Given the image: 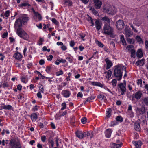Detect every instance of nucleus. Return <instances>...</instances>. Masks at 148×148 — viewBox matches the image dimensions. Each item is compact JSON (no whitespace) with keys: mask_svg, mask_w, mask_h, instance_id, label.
<instances>
[{"mask_svg":"<svg viewBox=\"0 0 148 148\" xmlns=\"http://www.w3.org/2000/svg\"><path fill=\"white\" fill-rule=\"evenodd\" d=\"M51 21L53 23L56 25H58L59 24V22L55 18H52Z\"/></svg>","mask_w":148,"mask_h":148,"instance_id":"de8ad7c7","label":"nucleus"},{"mask_svg":"<svg viewBox=\"0 0 148 148\" xmlns=\"http://www.w3.org/2000/svg\"><path fill=\"white\" fill-rule=\"evenodd\" d=\"M125 35L127 38L129 37L132 36L133 32L131 31L130 27L127 25H126L125 29Z\"/></svg>","mask_w":148,"mask_h":148,"instance_id":"39448f33","label":"nucleus"},{"mask_svg":"<svg viewBox=\"0 0 148 148\" xmlns=\"http://www.w3.org/2000/svg\"><path fill=\"white\" fill-rule=\"evenodd\" d=\"M107 13L109 14L113 15L114 14V10L111 7H109L108 8H107L106 10Z\"/></svg>","mask_w":148,"mask_h":148,"instance_id":"4468645a","label":"nucleus"},{"mask_svg":"<svg viewBox=\"0 0 148 148\" xmlns=\"http://www.w3.org/2000/svg\"><path fill=\"white\" fill-rule=\"evenodd\" d=\"M143 102L145 105L148 106V97H145L143 99Z\"/></svg>","mask_w":148,"mask_h":148,"instance_id":"ea45409f","label":"nucleus"},{"mask_svg":"<svg viewBox=\"0 0 148 148\" xmlns=\"http://www.w3.org/2000/svg\"><path fill=\"white\" fill-rule=\"evenodd\" d=\"M20 6L23 7V6H28L30 7L31 6V5L30 4L27 3H23L20 5Z\"/></svg>","mask_w":148,"mask_h":148,"instance_id":"58836bf2","label":"nucleus"},{"mask_svg":"<svg viewBox=\"0 0 148 148\" xmlns=\"http://www.w3.org/2000/svg\"><path fill=\"white\" fill-rule=\"evenodd\" d=\"M12 106L10 105H5L1 107V109H5L6 110H10L12 108Z\"/></svg>","mask_w":148,"mask_h":148,"instance_id":"cd10ccee","label":"nucleus"},{"mask_svg":"<svg viewBox=\"0 0 148 148\" xmlns=\"http://www.w3.org/2000/svg\"><path fill=\"white\" fill-rule=\"evenodd\" d=\"M101 20L104 22H107V23L108 24H110V21L109 18L108 16H105L103 17L101 19Z\"/></svg>","mask_w":148,"mask_h":148,"instance_id":"a878e982","label":"nucleus"},{"mask_svg":"<svg viewBox=\"0 0 148 148\" xmlns=\"http://www.w3.org/2000/svg\"><path fill=\"white\" fill-rule=\"evenodd\" d=\"M145 60L142 59L137 61L136 63V64L138 66H141L144 64Z\"/></svg>","mask_w":148,"mask_h":148,"instance_id":"a211bd4d","label":"nucleus"},{"mask_svg":"<svg viewBox=\"0 0 148 148\" xmlns=\"http://www.w3.org/2000/svg\"><path fill=\"white\" fill-rule=\"evenodd\" d=\"M107 73L106 76L108 77V78L110 77L112 74V71H111L110 70H108L107 72H105V73Z\"/></svg>","mask_w":148,"mask_h":148,"instance_id":"4c0bfd02","label":"nucleus"},{"mask_svg":"<svg viewBox=\"0 0 148 148\" xmlns=\"http://www.w3.org/2000/svg\"><path fill=\"white\" fill-rule=\"evenodd\" d=\"M13 57L19 60L22 58V56L21 53L18 52L14 54Z\"/></svg>","mask_w":148,"mask_h":148,"instance_id":"aec40b11","label":"nucleus"},{"mask_svg":"<svg viewBox=\"0 0 148 148\" xmlns=\"http://www.w3.org/2000/svg\"><path fill=\"white\" fill-rule=\"evenodd\" d=\"M112 84V85L114 87L116 86V84L117 81L115 79H113L111 82Z\"/></svg>","mask_w":148,"mask_h":148,"instance_id":"37998d69","label":"nucleus"},{"mask_svg":"<svg viewBox=\"0 0 148 148\" xmlns=\"http://www.w3.org/2000/svg\"><path fill=\"white\" fill-rule=\"evenodd\" d=\"M42 141L43 142H45L46 140V137L45 136H42L41 137Z\"/></svg>","mask_w":148,"mask_h":148,"instance_id":"13d9d810","label":"nucleus"},{"mask_svg":"<svg viewBox=\"0 0 148 148\" xmlns=\"http://www.w3.org/2000/svg\"><path fill=\"white\" fill-rule=\"evenodd\" d=\"M131 57L134 58L135 57V51L133 49H131Z\"/></svg>","mask_w":148,"mask_h":148,"instance_id":"e433bc0d","label":"nucleus"},{"mask_svg":"<svg viewBox=\"0 0 148 148\" xmlns=\"http://www.w3.org/2000/svg\"><path fill=\"white\" fill-rule=\"evenodd\" d=\"M105 61L106 63V69H109L112 66V63L109 60L108 58L106 59Z\"/></svg>","mask_w":148,"mask_h":148,"instance_id":"ddd939ff","label":"nucleus"},{"mask_svg":"<svg viewBox=\"0 0 148 148\" xmlns=\"http://www.w3.org/2000/svg\"><path fill=\"white\" fill-rule=\"evenodd\" d=\"M135 39L137 41L139 42V43H141L142 42V40L141 37L139 36H137L136 38Z\"/></svg>","mask_w":148,"mask_h":148,"instance_id":"72a5a7b5","label":"nucleus"},{"mask_svg":"<svg viewBox=\"0 0 148 148\" xmlns=\"http://www.w3.org/2000/svg\"><path fill=\"white\" fill-rule=\"evenodd\" d=\"M137 83L138 85H140L141 86L142 85V80L141 79H139L138 80Z\"/></svg>","mask_w":148,"mask_h":148,"instance_id":"bf43d9fd","label":"nucleus"},{"mask_svg":"<svg viewBox=\"0 0 148 148\" xmlns=\"http://www.w3.org/2000/svg\"><path fill=\"white\" fill-rule=\"evenodd\" d=\"M121 41L123 45H126V43L125 40L124 39V36L122 35L120 37Z\"/></svg>","mask_w":148,"mask_h":148,"instance_id":"473e14b6","label":"nucleus"},{"mask_svg":"<svg viewBox=\"0 0 148 148\" xmlns=\"http://www.w3.org/2000/svg\"><path fill=\"white\" fill-rule=\"evenodd\" d=\"M122 145V143L119 144L112 143L110 144V147L112 148H119Z\"/></svg>","mask_w":148,"mask_h":148,"instance_id":"f8f14e48","label":"nucleus"},{"mask_svg":"<svg viewBox=\"0 0 148 148\" xmlns=\"http://www.w3.org/2000/svg\"><path fill=\"white\" fill-rule=\"evenodd\" d=\"M34 16L37 18H38L39 20L40 21L42 19V17L40 14L38 12H36L34 10L33 11Z\"/></svg>","mask_w":148,"mask_h":148,"instance_id":"5701e85b","label":"nucleus"},{"mask_svg":"<svg viewBox=\"0 0 148 148\" xmlns=\"http://www.w3.org/2000/svg\"><path fill=\"white\" fill-rule=\"evenodd\" d=\"M145 48L147 49L148 48V41L146 40L145 42Z\"/></svg>","mask_w":148,"mask_h":148,"instance_id":"774afa93","label":"nucleus"},{"mask_svg":"<svg viewBox=\"0 0 148 148\" xmlns=\"http://www.w3.org/2000/svg\"><path fill=\"white\" fill-rule=\"evenodd\" d=\"M140 114H143L145 113V107L143 106H142L141 108L139 109Z\"/></svg>","mask_w":148,"mask_h":148,"instance_id":"2f4dec72","label":"nucleus"},{"mask_svg":"<svg viewBox=\"0 0 148 148\" xmlns=\"http://www.w3.org/2000/svg\"><path fill=\"white\" fill-rule=\"evenodd\" d=\"M39 64L41 65H43L45 63L44 60H43L41 59L39 62Z\"/></svg>","mask_w":148,"mask_h":148,"instance_id":"0e129e2a","label":"nucleus"},{"mask_svg":"<svg viewBox=\"0 0 148 148\" xmlns=\"http://www.w3.org/2000/svg\"><path fill=\"white\" fill-rule=\"evenodd\" d=\"M112 131L111 129H107L105 132L106 136L108 138H109L111 136Z\"/></svg>","mask_w":148,"mask_h":148,"instance_id":"f3484780","label":"nucleus"},{"mask_svg":"<svg viewBox=\"0 0 148 148\" xmlns=\"http://www.w3.org/2000/svg\"><path fill=\"white\" fill-rule=\"evenodd\" d=\"M76 134V136L77 137L80 139H82L84 137L83 133L82 131H77Z\"/></svg>","mask_w":148,"mask_h":148,"instance_id":"4be33fe9","label":"nucleus"},{"mask_svg":"<svg viewBox=\"0 0 148 148\" xmlns=\"http://www.w3.org/2000/svg\"><path fill=\"white\" fill-rule=\"evenodd\" d=\"M10 144L11 148H21L20 142L14 139L10 140Z\"/></svg>","mask_w":148,"mask_h":148,"instance_id":"20e7f679","label":"nucleus"},{"mask_svg":"<svg viewBox=\"0 0 148 148\" xmlns=\"http://www.w3.org/2000/svg\"><path fill=\"white\" fill-rule=\"evenodd\" d=\"M10 12V11H9V10L6 11L5 12V14L4 15V16L5 17H8L9 16Z\"/></svg>","mask_w":148,"mask_h":148,"instance_id":"603ef678","label":"nucleus"},{"mask_svg":"<svg viewBox=\"0 0 148 148\" xmlns=\"http://www.w3.org/2000/svg\"><path fill=\"white\" fill-rule=\"evenodd\" d=\"M91 84L93 86H97L101 88L103 87V85L101 83L97 82H90Z\"/></svg>","mask_w":148,"mask_h":148,"instance_id":"6ab92c4d","label":"nucleus"},{"mask_svg":"<svg viewBox=\"0 0 148 148\" xmlns=\"http://www.w3.org/2000/svg\"><path fill=\"white\" fill-rule=\"evenodd\" d=\"M62 108L61 110H64L66 108V104L65 102H64L62 103Z\"/></svg>","mask_w":148,"mask_h":148,"instance_id":"3c124183","label":"nucleus"},{"mask_svg":"<svg viewBox=\"0 0 148 148\" xmlns=\"http://www.w3.org/2000/svg\"><path fill=\"white\" fill-rule=\"evenodd\" d=\"M96 42L99 47H102L104 46L103 43H101L99 41H96Z\"/></svg>","mask_w":148,"mask_h":148,"instance_id":"a19ab883","label":"nucleus"},{"mask_svg":"<svg viewBox=\"0 0 148 148\" xmlns=\"http://www.w3.org/2000/svg\"><path fill=\"white\" fill-rule=\"evenodd\" d=\"M116 120L117 121L121 122L123 121V118L121 116H118L116 117Z\"/></svg>","mask_w":148,"mask_h":148,"instance_id":"c9c22d12","label":"nucleus"},{"mask_svg":"<svg viewBox=\"0 0 148 148\" xmlns=\"http://www.w3.org/2000/svg\"><path fill=\"white\" fill-rule=\"evenodd\" d=\"M132 143L135 145L136 148H141L142 145V143L140 140L138 141H132Z\"/></svg>","mask_w":148,"mask_h":148,"instance_id":"9b49d317","label":"nucleus"},{"mask_svg":"<svg viewBox=\"0 0 148 148\" xmlns=\"http://www.w3.org/2000/svg\"><path fill=\"white\" fill-rule=\"evenodd\" d=\"M90 10H92L93 13L95 15H96L98 13V12L96 11L94 8H91Z\"/></svg>","mask_w":148,"mask_h":148,"instance_id":"a18cd8bd","label":"nucleus"},{"mask_svg":"<svg viewBox=\"0 0 148 148\" xmlns=\"http://www.w3.org/2000/svg\"><path fill=\"white\" fill-rule=\"evenodd\" d=\"M116 25L117 28L119 30H121L124 27L125 25L123 21L120 20L117 21Z\"/></svg>","mask_w":148,"mask_h":148,"instance_id":"423d86ee","label":"nucleus"},{"mask_svg":"<svg viewBox=\"0 0 148 148\" xmlns=\"http://www.w3.org/2000/svg\"><path fill=\"white\" fill-rule=\"evenodd\" d=\"M83 135L84 136L87 137L90 135V134L88 132H86L83 133Z\"/></svg>","mask_w":148,"mask_h":148,"instance_id":"09e8293b","label":"nucleus"},{"mask_svg":"<svg viewBox=\"0 0 148 148\" xmlns=\"http://www.w3.org/2000/svg\"><path fill=\"white\" fill-rule=\"evenodd\" d=\"M56 74L57 76H59L63 74V72L62 70H61L58 72H56Z\"/></svg>","mask_w":148,"mask_h":148,"instance_id":"49530a36","label":"nucleus"},{"mask_svg":"<svg viewBox=\"0 0 148 148\" xmlns=\"http://www.w3.org/2000/svg\"><path fill=\"white\" fill-rule=\"evenodd\" d=\"M126 40L127 42L130 44H133L135 42L134 40L133 39H131L129 37L127 38Z\"/></svg>","mask_w":148,"mask_h":148,"instance_id":"bb28decb","label":"nucleus"},{"mask_svg":"<svg viewBox=\"0 0 148 148\" xmlns=\"http://www.w3.org/2000/svg\"><path fill=\"white\" fill-rule=\"evenodd\" d=\"M70 46L71 47H73L75 45V42L73 41H71L70 42Z\"/></svg>","mask_w":148,"mask_h":148,"instance_id":"680f3d73","label":"nucleus"},{"mask_svg":"<svg viewBox=\"0 0 148 148\" xmlns=\"http://www.w3.org/2000/svg\"><path fill=\"white\" fill-rule=\"evenodd\" d=\"M48 142L49 143L51 144L52 147H53V146L54 144V143L53 140V139L51 136L49 138Z\"/></svg>","mask_w":148,"mask_h":148,"instance_id":"c85d7f7f","label":"nucleus"},{"mask_svg":"<svg viewBox=\"0 0 148 148\" xmlns=\"http://www.w3.org/2000/svg\"><path fill=\"white\" fill-rule=\"evenodd\" d=\"M22 25L21 19L19 18L16 19L14 24V28L17 29L16 33L20 37L27 40L29 38V36L21 27Z\"/></svg>","mask_w":148,"mask_h":148,"instance_id":"f257e3e1","label":"nucleus"},{"mask_svg":"<svg viewBox=\"0 0 148 148\" xmlns=\"http://www.w3.org/2000/svg\"><path fill=\"white\" fill-rule=\"evenodd\" d=\"M64 4L66 5H67L68 6H71L72 5V3L70 0H67L65 1Z\"/></svg>","mask_w":148,"mask_h":148,"instance_id":"f704fd0d","label":"nucleus"},{"mask_svg":"<svg viewBox=\"0 0 148 148\" xmlns=\"http://www.w3.org/2000/svg\"><path fill=\"white\" fill-rule=\"evenodd\" d=\"M134 126L136 130L137 131H140L141 128L140 124L139 123H135Z\"/></svg>","mask_w":148,"mask_h":148,"instance_id":"412c9836","label":"nucleus"},{"mask_svg":"<svg viewBox=\"0 0 148 148\" xmlns=\"http://www.w3.org/2000/svg\"><path fill=\"white\" fill-rule=\"evenodd\" d=\"M47 57V60L49 61L51 60L53 58V56L51 55H50L49 56H48Z\"/></svg>","mask_w":148,"mask_h":148,"instance_id":"5fc2aeb1","label":"nucleus"},{"mask_svg":"<svg viewBox=\"0 0 148 148\" xmlns=\"http://www.w3.org/2000/svg\"><path fill=\"white\" fill-rule=\"evenodd\" d=\"M98 98L101 100L104 99L105 100L106 99V97L104 95L102 94H99L97 96Z\"/></svg>","mask_w":148,"mask_h":148,"instance_id":"c756f323","label":"nucleus"},{"mask_svg":"<svg viewBox=\"0 0 148 148\" xmlns=\"http://www.w3.org/2000/svg\"><path fill=\"white\" fill-rule=\"evenodd\" d=\"M79 35L80 36V37L83 40H84V38L85 37V34L82 33V34H79Z\"/></svg>","mask_w":148,"mask_h":148,"instance_id":"4d7b16f0","label":"nucleus"},{"mask_svg":"<svg viewBox=\"0 0 148 148\" xmlns=\"http://www.w3.org/2000/svg\"><path fill=\"white\" fill-rule=\"evenodd\" d=\"M39 92H41L42 93H44V89L43 87L41 88V86H40L39 87Z\"/></svg>","mask_w":148,"mask_h":148,"instance_id":"6e6d98bb","label":"nucleus"},{"mask_svg":"<svg viewBox=\"0 0 148 148\" xmlns=\"http://www.w3.org/2000/svg\"><path fill=\"white\" fill-rule=\"evenodd\" d=\"M37 96L39 98H42V95H41L40 92H39L37 94Z\"/></svg>","mask_w":148,"mask_h":148,"instance_id":"e2e57ef3","label":"nucleus"},{"mask_svg":"<svg viewBox=\"0 0 148 148\" xmlns=\"http://www.w3.org/2000/svg\"><path fill=\"white\" fill-rule=\"evenodd\" d=\"M118 124L117 121H112L111 123V126H113L115 125H117Z\"/></svg>","mask_w":148,"mask_h":148,"instance_id":"8fccbe9b","label":"nucleus"},{"mask_svg":"<svg viewBox=\"0 0 148 148\" xmlns=\"http://www.w3.org/2000/svg\"><path fill=\"white\" fill-rule=\"evenodd\" d=\"M77 97H80L81 98H82L83 96V94L81 92H79L78 94L77 95Z\"/></svg>","mask_w":148,"mask_h":148,"instance_id":"052dcab7","label":"nucleus"},{"mask_svg":"<svg viewBox=\"0 0 148 148\" xmlns=\"http://www.w3.org/2000/svg\"><path fill=\"white\" fill-rule=\"evenodd\" d=\"M37 106H35L32 109V111L35 112L36 110H37L38 109L37 108Z\"/></svg>","mask_w":148,"mask_h":148,"instance_id":"69168bd1","label":"nucleus"},{"mask_svg":"<svg viewBox=\"0 0 148 148\" xmlns=\"http://www.w3.org/2000/svg\"><path fill=\"white\" fill-rule=\"evenodd\" d=\"M95 23L96 29L97 31H99L101 27L100 22L98 20L95 19Z\"/></svg>","mask_w":148,"mask_h":148,"instance_id":"2eb2a0df","label":"nucleus"},{"mask_svg":"<svg viewBox=\"0 0 148 148\" xmlns=\"http://www.w3.org/2000/svg\"><path fill=\"white\" fill-rule=\"evenodd\" d=\"M142 95V93L140 91H138L135 94L133 95L132 100H133L134 98H135L137 100H139L141 98Z\"/></svg>","mask_w":148,"mask_h":148,"instance_id":"6e6552de","label":"nucleus"},{"mask_svg":"<svg viewBox=\"0 0 148 148\" xmlns=\"http://www.w3.org/2000/svg\"><path fill=\"white\" fill-rule=\"evenodd\" d=\"M61 94L63 97L66 98L69 97L71 95L70 92L67 90H62Z\"/></svg>","mask_w":148,"mask_h":148,"instance_id":"9d476101","label":"nucleus"},{"mask_svg":"<svg viewBox=\"0 0 148 148\" xmlns=\"http://www.w3.org/2000/svg\"><path fill=\"white\" fill-rule=\"evenodd\" d=\"M57 61H58L60 62H62L63 63H65L66 62V60H64L62 59H57Z\"/></svg>","mask_w":148,"mask_h":148,"instance_id":"864d4df0","label":"nucleus"},{"mask_svg":"<svg viewBox=\"0 0 148 148\" xmlns=\"http://www.w3.org/2000/svg\"><path fill=\"white\" fill-rule=\"evenodd\" d=\"M93 1L96 8H100L102 4L101 1L99 0H93Z\"/></svg>","mask_w":148,"mask_h":148,"instance_id":"1a4fd4ad","label":"nucleus"},{"mask_svg":"<svg viewBox=\"0 0 148 148\" xmlns=\"http://www.w3.org/2000/svg\"><path fill=\"white\" fill-rule=\"evenodd\" d=\"M118 89L119 90L120 89V90H121V95H123L126 92V87L124 86L123 83H121L118 84Z\"/></svg>","mask_w":148,"mask_h":148,"instance_id":"0eeeda50","label":"nucleus"},{"mask_svg":"<svg viewBox=\"0 0 148 148\" xmlns=\"http://www.w3.org/2000/svg\"><path fill=\"white\" fill-rule=\"evenodd\" d=\"M143 55L142 51L141 49H138L137 52V57L138 58H141L143 56Z\"/></svg>","mask_w":148,"mask_h":148,"instance_id":"b1692460","label":"nucleus"},{"mask_svg":"<svg viewBox=\"0 0 148 148\" xmlns=\"http://www.w3.org/2000/svg\"><path fill=\"white\" fill-rule=\"evenodd\" d=\"M94 97H90L87 98L86 101L84 103L85 104L86 102L89 101L90 100L93 99H95Z\"/></svg>","mask_w":148,"mask_h":148,"instance_id":"79ce46f5","label":"nucleus"},{"mask_svg":"<svg viewBox=\"0 0 148 148\" xmlns=\"http://www.w3.org/2000/svg\"><path fill=\"white\" fill-rule=\"evenodd\" d=\"M51 68L49 66H47L46 67V71L47 73H48L50 71V69H51Z\"/></svg>","mask_w":148,"mask_h":148,"instance_id":"338daca9","label":"nucleus"},{"mask_svg":"<svg viewBox=\"0 0 148 148\" xmlns=\"http://www.w3.org/2000/svg\"><path fill=\"white\" fill-rule=\"evenodd\" d=\"M126 69V67L121 64H119L114 66V76L117 78V80L120 81L122 78V72L121 70Z\"/></svg>","mask_w":148,"mask_h":148,"instance_id":"f03ea898","label":"nucleus"},{"mask_svg":"<svg viewBox=\"0 0 148 148\" xmlns=\"http://www.w3.org/2000/svg\"><path fill=\"white\" fill-rule=\"evenodd\" d=\"M111 109L110 108H108V111H107L106 116L107 117L109 118L111 116Z\"/></svg>","mask_w":148,"mask_h":148,"instance_id":"7c9ffc66","label":"nucleus"},{"mask_svg":"<svg viewBox=\"0 0 148 148\" xmlns=\"http://www.w3.org/2000/svg\"><path fill=\"white\" fill-rule=\"evenodd\" d=\"M103 30L105 34L110 35V37L112 38L114 37L113 29L110 25V24L105 23Z\"/></svg>","mask_w":148,"mask_h":148,"instance_id":"7ed1b4c3","label":"nucleus"},{"mask_svg":"<svg viewBox=\"0 0 148 148\" xmlns=\"http://www.w3.org/2000/svg\"><path fill=\"white\" fill-rule=\"evenodd\" d=\"M37 118V114L35 113H32L31 116V118L32 121H35Z\"/></svg>","mask_w":148,"mask_h":148,"instance_id":"393cba45","label":"nucleus"},{"mask_svg":"<svg viewBox=\"0 0 148 148\" xmlns=\"http://www.w3.org/2000/svg\"><path fill=\"white\" fill-rule=\"evenodd\" d=\"M87 119L85 117H83L81 119V122L83 124L86 123V121Z\"/></svg>","mask_w":148,"mask_h":148,"instance_id":"c03bdc74","label":"nucleus"},{"mask_svg":"<svg viewBox=\"0 0 148 148\" xmlns=\"http://www.w3.org/2000/svg\"><path fill=\"white\" fill-rule=\"evenodd\" d=\"M22 22L23 25H25L27 23V21L29 20V18L26 16H25L22 17Z\"/></svg>","mask_w":148,"mask_h":148,"instance_id":"dca6fc26","label":"nucleus"}]
</instances>
